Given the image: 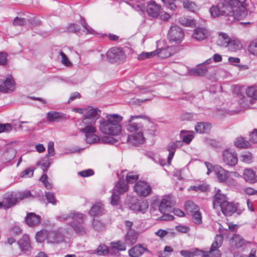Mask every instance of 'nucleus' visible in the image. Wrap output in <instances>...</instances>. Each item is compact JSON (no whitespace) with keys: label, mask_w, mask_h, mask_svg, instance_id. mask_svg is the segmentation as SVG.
<instances>
[{"label":"nucleus","mask_w":257,"mask_h":257,"mask_svg":"<svg viewBox=\"0 0 257 257\" xmlns=\"http://www.w3.org/2000/svg\"><path fill=\"white\" fill-rule=\"evenodd\" d=\"M65 118L62 113L57 111H49L47 114V119L49 122L60 121Z\"/></svg>","instance_id":"obj_26"},{"label":"nucleus","mask_w":257,"mask_h":257,"mask_svg":"<svg viewBox=\"0 0 257 257\" xmlns=\"http://www.w3.org/2000/svg\"><path fill=\"white\" fill-rule=\"evenodd\" d=\"M246 0H224L219 2L215 6H212L209 10L211 16L226 17L228 24L238 21L247 14L245 7Z\"/></svg>","instance_id":"obj_1"},{"label":"nucleus","mask_w":257,"mask_h":257,"mask_svg":"<svg viewBox=\"0 0 257 257\" xmlns=\"http://www.w3.org/2000/svg\"><path fill=\"white\" fill-rule=\"evenodd\" d=\"M209 35L208 31L204 28H197L194 30L192 37L198 41L205 39Z\"/></svg>","instance_id":"obj_21"},{"label":"nucleus","mask_w":257,"mask_h":257,"mask_svg":"<svg viewBox=\"0 0 257 257\" xmlns=\"http://www.w3.org/2000/svg\"><path fill=\"white\" fill-rule=\"evenodd\" d=\"M179 23L184 26L191 27L194 25V21L192 20L187 19L185 18H180L179 20Z\"/></svg>","instance_id":"obj_53"},{"label":"nucleus","mask_w":257,"mask_h":257,"mask_svg":"<svg viewBox=\"0 0 257 257\" xmlns=\"http://www.w3.org/2000/svg\"><path fill=\"white\" fill-rule=\"evenodd\" d=\"M134 189L139 195L144 197L149 195L152 191L150 186L147 182L141 181L135 184Z\"/></svg>","instance_id":"obj_9"},{"label":"nucleus","mask_w":257,"mask_h":257,"mask_svg":"<svg viewBox=\"0 0 257 257\" xmlns=\"http://www.w3.org/2000/svg\"><path fill=\"white\" fill-rule=\"evenodd\" d=\"M18 243L22 251H28L31 247L29 236L27 234L24 235Z\"/></svg>","instance_id":"obj_28"},{"label":"nucleus","mask_w":257,"mask_h":257,"mask_svg":"<svg viewBox=\"0 0 257 257\" xmlns=\"http://www.w3.org/2000/svg\"><path fill=\"white\" fill-rule=\"evenodd\" d=\"M145 251L151 253L147 248L143 247L141 244H137L128 250V253L131 257H140Z\"/></svg>","instance_id":"obj_13"},{"label":"nucleus","mask_w":257,"mask_h":257,"mask_svg":"<svg viewBox=\"0 0 257 257\" xmlns=\"http://www.w3.org/2000/svg\"><path fill=\"white\" fill-rule=\"evenodd\" d=\"M222 158L224 163L229 166H235L238 162L237 154L229 150H226L223 152Z\"/></svg>","instance_id":"obj_10"},{"label":"nucleus","mask_w":257,"mask_h":257,"mask_svg":"<svg viewBox=\"0 0 257 257\" xmlns=\"http://www.w3.org/2000/svg\"><path fill=\"white\" fill-rule=\"evenodd\" d=\"M223 238L222 235H216L210 248L218 249L222 245Z\"/></svg>","instance_id":"obj_41"},{"label":"nucleus","mask_w":257,"mask_h":257,"mask_svg":"<svg viewBox=\"0 0 257 257\" xmlns=\"http://www.w3.org/2000/svg\"><path fill=\"white\" fill-rule=\"evenodd\" d=\"M185 209L188 213L191 214L196 210L199 209V207L191 201H188L185 202Z\"/></svg>","instance_id":"obj_40"},{"label":"nucleus","mask_w":257,"mask_h":257,"mask_svg":"<svg viewBox=\"0 0 257 257\" xmlns=\"http://www.w3.org/2000/svg\"><path fill=\"white\" fill-rule=\"evenodd\" d=\"M126 243L121 240L113 241L110 243V246L112 249L118 251H124L126 249Z\"/></svg>","instance_id":"obj_31"},{"label":"nucleus","mask_w":257,"mask_h":257,"mask_svg":"<svg viewBox=\"0 0 257 257\" xmlns=\"http://www.w3.org/2000/svg\"><path fill=\"white\" fill-rule=\"evenodd\" d=\"M107 60L111 63L123 62L126 59V55L123 50L118 47H112L106 53Z\"/></svg>","instance_id":"obj_6"},{"label":"nucleus","mask_w":257,"mask_h":257,"mask_svg":"<svg viewBox=\"0 0 257 257\" xmlns=\"http://www.w3.org/2000/svg\"><path fill=\"white\" fill-rule=\"evenodd\" d=\"M110 197V203L112 205H117L120 202V194L116 192L115 190H112Z\"/></svg>","instance_id":"obj_43"},{"label":"nucleus","mask_w":257,"mask_h":257,"mask_svg":"<svg viewBox=\"0 0 257 257\" xmlns=\"http://www.w3.org/2000/svg\"><path fill=\"white\" fill-rule=\"evenodd\" d=\"M104 209V206L100 203H97L93 205L89 211V214L95 216L101 213Z\"/></svg>","instance_id":"obj_34"},{"label":"nucleus","mask_w":257,"mask_h":257,"mask_svg":"<svg viewBox=\"0 0 257 257\" xmlns=\"http://www.w3.org/2000/svg\"><path fill=\"white\" fill-rule=\"evenodd\" d=\"M80 27L79 26L75 24H71L68 27V31L70 32L73 33H78L80 32Z\"/></svg>","instance_id":"obj_61"},{"label":"nucleus","mask_w":257,"mask_h":257,"mask_svg":"<svg viewBox=\"0 0 257 257\" xmlns=\"http://www.w3.org/2000/svg\"><path fill=\"white\" fill-rule=\"evenodd\" d=\"M91 109H98L95 108H92V107H88L87 108H74L72 109V111L75 112L84 114V117H85V116H87V112L89 111V110H90Z\"/></svg>","instance_id":"obj_47"},{"label":"nucleus","mask_w":257,"mask_h":257,"mask_svg":"<svg viewBox=\"0 0 257 257\" xmlns=\"http://www.w3.org/2000/svg\"><path fill=\"white\" fill-rule=\"evenodd\" d=\"M81 24L82 26L84 28V29H85L86 30V34H94L95 33V31L87 24L86 21L84 19H82L81 20Z\"/></svg>","instance_id":"obj_56"},{"label":"nucleus","mask_w":257,"mask_h":257,"mask_svg":"<svg viewBox=\"0 0 257 257\" xmlns=\"http://www.w3.org/2000/svg\"><path fill=\"white\" fill-rule=\"evenodd\" d=\"M26 23V21L24 18L17 17L13 22V24L16 26H23Z\"/></svg>","instance_id":"obj_63"},{"label":"nucleus","mask_w":257,"mask_h":257,"mask_svg":"<svg viewBox=\"0 0 257 257\" xmlns=\"http://www.w3.org/2000/svg\"><path fill=\"white\" fill-rule=\"evenodd\" d=\"M233 240L234 241L237 247H241L244 244V240L243 238L238 235H234Z\"/></svg>","instance_id":"obj_55"},{"label":"nucleus","mask_w":257,"mask_h":257,"mask_svg":"<svg viewBox=\"0 0 257 257\" xmlns=\"http://www.w3.org/2000/svg\"><path fill=\"white\" fill-rule=\"evenodd\" d=\"M207 189V187L204 185H199L198 186H192L189 188V190H194L195 191H204Z\"/></svg>","instance_id":"obj_58"},{"label":"nucleus","mask_w":257,"mask_h":257,"mask_svg":"<svg viewBox=\"0 0 257 257\" xmlns=\"http://www.w3.org/2000/svg\"><path fill=\"white\" fill-rule=\"evenodd\" d=\"M248 50L250 54L257 56V40H254L250 43Z\"/></svg>","instance_id":"obj_49"},{"label":"nucleus","mask_w":257,"mask_h":257,"mask_svg":"<svg viewBox=\"0 0 257 257\" xmlns=\"http://www.w3.org/2000/svg\"><path fill=\"white\" fill-rule=\"evenodd\" d=\"M240 161L244 163L250 164L253 162V156L250 152H246L240 156Z\"/></svg>","instance_id":"obj_42"},{"label":"nucleus","mask_w":257,"mask_h":257,"mask_svg":"<svg viewBox=\"0 0 257 257\" xmlns=\"http://www.w3.org/2000/svg\"><path fill=\"white\" fill-rule=\"evenodd\" d=\"M231 41L228 35L224 33H221L219 35L217 41L218 44L223 47H227Z\"/></svg>","instance_id":"obj_32"},{"label":"nucleus","mask_w":257,"mask_h":257,"mask_svg":"<svg viewBox=\"0 0 257 257\" xmlns=\"http://www.w3.org/2000/svg\"><path fill=\"white\" fill-rule=\"evenodd\" d=\"M215 175L220 183H225L229 185H235V181L233 179H229L228 176L229 171L225 170L220 166H215L214 169Z\"/></svg>","instance_id":"obj_8"},{"label":"nucleus","mask_w":257,"mask_h":257,"mask_svg":"<svg viewBox=\"0 0 257 257\" xmlns=\"http://www.w3.org/2000/svg\"><path fill=\"white\" fill-rule=\"evenodd\" d=\"M183 146L181 141H177L175 142L170 143L167 147V150L169 152L167 161L169 164H171V161L173 158L176 149L179 148Z\"/></svg>","instance_id":"obj_15"},{"label":"nucleus","mask_w":257,"mask_h":257,"mask_svg":"<svg viewBox=\"0 0 257 257\" xmlns=\"http://www.w3.org/2000/svg\"><path fill=\"white\" fill-rule=\"evenodd\" d=\"M138 118L148 119L149 117L143 114L131 115L124 123L126 130L130 133H133V134L127 136V141L134 145L142 144L145 141L143 135V125L141 123L134 121L135 119Z\"/></svg>","instance_id":"obj_3"},{"label":"nucleus","mask_w":257,"mask_h":257,"mask_svg":"<svg viewBox=\"0 0 257 257\" xmlns=\"http://www.w3.org/2000/svg\"><path fill=\"white\" fill-rule=\"evenodd\" d=\"M221 253L218 249L210 248L208 251L201 250V257H221Z\"/></svg>","instance_id":"obj_30"},{"label":"nucleus","mask_w":257,"mask_h":257,"mask_svg":"<svg viewBox=\"0 0 257 257\" xmlns=\"http://www.w3.org/2000/svg\"><path fill=\"white\" fill-rule=\"evenodd\" d=\"M139 175H135L132 172L128 173L126 176V181L128 183H134L139 179Z\"/></svg>","instance_id":"obj_51"},{"label":"nucleus","mask_w":257,"mask_h":257,"mask_svg":"<svg viewBox=\"0 0 257 257\" xmlns=\"http://www.w3.org/2000/svg\"><path fill=\"white\" fill-rule=\"evenodd\" d=\"M12 130V126L9 123L0 124V133L4 132H10Z\"/></svg>","instance_id":"obj_62"},{"label":"nucleus","mask_w":257,"mask_h":257,"mask_svg":"<svg viewBox=\"0 0 257 257\" xmlns=\"http://www.w3.org/2000/svg\"><path fill=\"white\" fill-rule=\"evenodd\" d=\"M234 145L236 147L239 148H248L250 146L249 142L245 140L242 137L237 138L236 141L234 142Z\"/></svg>","instance_id":"obj_39"},{"label":"nucleus","mask_w":257,"mask_h":257,"mask_svg":"<svg viewBox=\"0 0 257 257\" xmlns=\"http://www.w3.org/2000/svg\"><path fill=\"white\" fill-rule=\"evenodd\" d=\"M227 47H228L229 50L234 52L237 50H239L241 47V46L239 42L231 41Z\"/></svg>","instance_id":"obj_50"},{"label":"nucleus","mask_w":257,"mask_h":257,"mask_svg":"<svg viewBox=\"0 0 257 257\" xmlns=\"http://www.w3.org/2000/svg\"><path fill=\"white\" fill-rule=\"evenodd\" d=\"M156 55V51H152L151 52H142L138 55V59L139 60H144L146 59L150 58Z\"/></svg>","instance_id":"obj_46"},{"label":"nucleus","mask_w":257,"mask_h":257,"mask_svg":"<svg viewBox=\"0 0 257 257\" xmlns=\"http://www.w3.org/2000/svg\"><path fill=\"white\" fill-rule=\"evenodd\" d=\"M94 172L91 169H88L86 170H84L82 171H80L78 173V174L82 177H87L93 175Z\"/></svg>","instance_id":"obj_64"},{"label":"nucleus","mask_w":257,"mask_h":257,"mask_svg":"<svg viewBox=\"0 0 257 257\" xmlns=\"http://www.w3.org/2000/svg\"><path fill=\"white\" fill-rule=\"evenodd\" d=\"M100 115L99 109H91L87 112V116L78 121L79 131L84 135L85 141L87 144H92L100 141L99 137L95 135L96 122Z\"/></svg>","instance_id":"obj_2"},{"label":"nucleus","mask_w":257,"mask_h":257,"mask_svg":"<svg viewBox=\"0 0 257 257\" xmlns=\"http://www.w3.org/2000/svg\"><path fill=\"white\" fill-rule=\"evenodd\" d=\"M152 92V90L150 88L144 86H139L136 89V93L138 95L150 93Z\"/></svg>","instance_id":"obj_48"},{"label":"nucleus","mask_w":257,"mask_h":257,"mask_svg":"<svg viewBox=\"0 0 257 257\" xmlns=\"http://www.w3.org/2000/svg\"><path fill=\"white\" fill-rule=\"evenodd\" d=\"M34 170L31 168H28L21 172V177H31L33 175Z\"/></svg>","instance_id":"obj_59"},{"label":"nucleus","mask_w":257,"mask_h":257,"mask_svg":"<svg viewBox=\"0 0 257 257\" xmlns=\"http://www.w3.org/2000/svg\"><path fill=\"white\" fill-rule=\"evenodd\" d=\"M123 117L117 114H107L105 118L99 122V130L104 134L109 136H117L121 131L122 127L120 122Z\"/></svg>","instance_id":"obj_4"},{"label":"nucleus","mask_w":257,"mask_h":257,"mask_svg":"<svg viewBox=\"0 0 257 257\" xmlns=\"http://www.w3.org/2000/svg\"><path fill=\"white\" fill-rule=\"evenodd\" d=\"M108 252V249L107 246L101 244L99 245L96 250V253L98 255H105Z\"/></svg>","instance_id":"obj_52"},{"label":"nucleus","mask_w":257,"mask_h":257,"mask_svg":"<svg viewBox=\"0 0 257 257\" xmlns=\"http://www.w3.org/2000/svg\"><path fill=\"white\" fill-rule=\"evenodd\" d=\"M184 37L183 30L177 26H172L168 34V39L170 42L175 44L180 43Z\"/></svg>","instance_id":"obj_7"},{"label":"nucleus","mask_w":257,"mask_h":257,"mask_svg":"<svg viewBox=\"0 0 257 257\" xmlns=\"http://www.w3.org/2000/svg\"><path fill=\"white\" fill-rule=\"evenodd\" d=\"M171 206V202L170 198H165L163 199L159 206L160 211L164 214V216L162 217V220H173L174 217L171 215H165L167 209Z\"/></svg>","instance_id":"obj_11"},{"label":"nucleus","mask_w":257,"mask_h":257,"mask_svg":"<svg viewBox=\"0 0 257 257\" xmlns=\"http://www.w3.org/2000/svg\"><path fill=\"white\" fill-rule=\"evenodd\" d=\"M161 7L154 1H151L147 5V12L150 16L156 17L159 15Z\"/></svg>","instance_id":"obj_17"},{"label":"nucleus","mask_w":257,"mask_h":257,"mask_svg":"<svg viewBox=\"0 0 257 257\" xmlns=\"http://www.w3.org/2000/svg\"><path fill=\"white\" fill-rule=\"evenodd\" d=\"M70 216L73 220L70 225L76 233L79 235H85L87 232V228L84 224L85 215L78 212H72Z\"/></svg>","instance_id":"obj_5"},{"label":"nucleus","mask_w":257,"mask_h":257,"mask_svg":"<svg viewBox=\"0 0 257 257\" xmlns=\"http://www.w3.org/2000/svg\"><path fill=\"white\" fill-rule=\"evenodd\" d=\"M64 241V236L62 233L57 231H51L48 236V242L59 243Z\"/></svg>","instance_id":"obj_22"},{"label":"nucleus","mask_w":257,"mask_h":257,"mask_svg":"<svg viewBox=\"0 0 257 257\" xmlns=\"http://www.w3.org/2000/svg\"><path fill=\"white\" fill-rule=\"evenodd\" d=\"M222 213L225 215H231L236 211L237 207L232 203L226 201L225 204L220 207Z\"/></svg>","instance_id":"obj_24"},{"label":"nucleus","mask_w":257,"mask_h":257,"mask_svg":"<svg viewBox=\"0 0 257 257\" xmlns=\"http://www.w3.org/2000/svg\"><path fill=\"white\" fill-rule=\"evenodd\" d=\"M227 201L226 196L222 193L220 190L218 189L213 197V208H220Z\"/></svg>","instance_id":"obj_12"},{"label":"nucleus","mask_w":257,"mask_h":257,"mask_svg":"<svg viewBox=\"0 0 257 257\" xmlns=\"http://www.w3.org/2000/svg\"><path fill=\"white\" fill-rule=\"evenodd\" d=\"M180 138L182 139V143H185L189 144L193 138V135L188 133L187 132L182 130L180 133Z\"/></svg>","instance_id":"obj_38"},{"label":"nucleus","mask_w":257,"mask_h":257,"mask_svg":"<svg viewBox=\"0 0 257 257\" xmlns=\"http://www.w3.org/2000/svg\"><path fill=\"white\" fill-rule=\"evenodd\" d=\"M247 96L252 100H257V86L254 85L248 87L246 89Z\"/></svg>","instance_id":"obj_36"},{"label":"nucleus","mask_w":257,"mask_h":257,"mask_svg":"<svg viewBox=\"0 0 257 257\" xmlns=\"http://www.w3.org/2000/svg\"><path fill=\"white\" fill-rule=\"evenodd\" d=\"M183 7L190 11L195 12L197 10V6L196 4L189 0H181Z\"/></svg>","instance_id":"obj_37"},{"label":"nucleus","mask_w":257,"mask_h":257,"mask_svg":"<svg viewBox=\"0 0 257 257\" xmlns=\"http://www.w3.org/2000/svg\"><path fill=\"white\" fill-rule=\"evenodd\" d=\"M138 238L137 233L134 230H128L125 236L124 241L128 246L135 244Z\"/></svg>","instance_id":"obj_25"},{"label":"nucleus","mask_w":257,"mask_h":257,"mask_svg":"<svg viewBox=\"0 0 257 257\" xmlns=\"http://www.w3.org/2000/svg\"><path fill=\"white\" fill-rule=\"evenodd\" d=\"M48 236H49V232L46 229H42L37 233L36 239L38 242H42L45 239L48 241Z\"/></svg>","instance_id":"obj_35"},{"label":"nucleus","mask_w":257,"mask_h":257,"mask_svg":"<svg viewBox=\"0 0 257 257\" xmlns=\"http://www.w3.org/2000/svg\"><path fill=\"white\" fill-rule=\"evenodd\" d=\"M243 177L244 179L250 184H254L257 182V175L251 169L246 168L244 169Z\"/></svg>","instance_id":"obj_18"},{"label":"nucleus","mask_w":257,"mask_h":257,"mask_svg":"<svg viewBox=\"0 0 257 257\" xmlns=\"http://www.w3.org/2000/svg\"><path fill=\"white\" fill-rule=\"evenodd\" d=\"M25 221L29 226H35L40 223V217L35 213H28L25 217Z\"/></svg>","instance_id":"obj_19"},{"label":"nucleus","mask_w":257,"mask_h":257,"mask_svg":"<svg viewBox=\"0 0 257 257\" xmlns=\"http://www.w3.org/2000/svg\"><path fill=\"white\" fill-rule=\"evenodd\" d=\"M155 51H156V55H158L159 57L162 59H165L176 53L177 50L176 47L170 46Z\"/></svg>","instance_id":"obj_16"},{"label":"nucleus","mask_w":257,"mask_h":257,"mask_svg":"<svg viewBox=\"0 0 257 257\" xmlns=\"http://www.w3.org/2000/svg\"><path fill=\"white\" fill-rule=\"evenodd\" d=\"M207 72V68L203 65H198L196 68L192 69L190 72L191 74L196 76H202Z\"/></svg>","instance_id":"obj_33"},{"label":"nucleus","mask_w":257,"mask_h":257,"mask_svg":"<svg viewBox=\"0 0 257 257\" xmlns=\"http://www.w3.org/2000/svg\"><path fill=\"white\" fill-rule=\"evenodd\" d=\"M117 176L119 178V180L112 190H115L117 193L122 194L128 191V185L124 181L123 178V175L120 177V175L117 173Z\"/></svg>","instance_id":"obj_20"},{"label":"nucleus","mask_w":257,"mask_h":257,"mask_svg":"<svg viewBox=\"0 0 257 257\" xmlns=\"http://www.w3.org/2000/svg\"><path fill=\"white\" fill-rule=\"evenodd\" d=\"M192 216V220L194 222L199 224L202 222V216L199 209L196 210L191 214Z\"/></svg>","instance_id":"obj_44"},{"label":"nucleus","mask_w":257,"mask_h":257,"mask_svg":"<svg viewBox=\"0 0 257 257\" xmlns=\"http://www.w3.org/2000/svg\"><path fill=\"white\" fill-rule=\"evenodd\" d=\"M130 207L135 211L145 212L148 207V203L146 200H137L131 204Z\"/></svg>","instance_id":"obj_14"},{"label":"nucleus","mask_w":257,"mask_h":257,"mask_svg":"<svg viewBox=\"0 0 257 257\" xmlns=\"http://www.w3.org/2000/svg\"><path fill=\"white\" fill-rule=\"evenodd\" d=\"M55 154V150L54 148V143L50 142L48 145V153L46 156L49 157L54 156Z\"/></svg>","instance_id":"obj_57"},{"label":"nucleus","mask_w":257,"mask_h":257,"mask_svg":"<svg viewBox=\"0 0 257 257\" xmlns=\"http://www.w3.org/2000/svg\"><path fill=\"white\" fill-rule=\"evenodd\" d=\"M2 92L8 93L12 92L15 89V81L11 76L7 77L4 81V85H2Z\"/></svg>","instance_id":"obj_23"},{"label":"nucleus","mask_w":257,"mask_h":257,"mask_svg":"<svg viewBox=\"0 0 257 257\" xmlns=\"http://www.w3.org/2000/svg\"><path fill=\"white\" fill-rule=\"evenodd\" d=\"M60 55L61 56V62L65 66H69L71 65L70 62L69 61L66 55L62 51L60 52Z\"/></svg>","instance_id":"obj_60"},{"label":"nucleus","mask_w":257,"mask_h":257,"mask_svg":"<svg viewBox=\"0 0 257 257\" xmlns=\"http://www.w3.org/2000/svg\"><path fill=\"white\" fill-rule=\"evenodd\" d=\"M45 196L47 200L49 203H52L53 205L56 204V200L55 198L54 194L52 192H46Z\"/></svg>","instance_id":"obj_54"},{"label":"nucleus","mask_w":257,"mask_h":257,"mask_svg":"<svg viewBox=\"0 0 257 257\" xmlns=\"http://www.w3.org/2000/svg\"><path fill=\"white\" fill-rule=\"evenodd\" d=\"M211 125L208 122H199L195 126V131L200 134H206L210 132Z\"/></svg>","instance_id":"obj_27"},{"label":"nucleus","mask_w":257,"mask_h":257,"mask_svg":"<svg viewBox=\"0 0 257 257\" xmlns=\"http://www.w3.org/2000/svg\"><path fill=\"white\" fill-rule=\"evenodd\" d=\"M16 155V151L14 149H9L4 154V157L7 161H10Z\"/></svg>","instance_id":"obj_45"},{"label":"nucleus","mask_w":257,"mask_h":257,"mask_svg":"<svg viewBox=\"0 0 257 257\" xmlns=\"http://www.w3.org/2000/svg\"><path fill=\"white\" fill-rule=\"evenodd\" d=\"M180 254L184 257H194L200 256L201 257V250L198 248H193L191 250H182Z\"/></svg>","instance_id":"obj_29"}]
</instances>
